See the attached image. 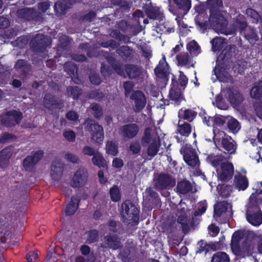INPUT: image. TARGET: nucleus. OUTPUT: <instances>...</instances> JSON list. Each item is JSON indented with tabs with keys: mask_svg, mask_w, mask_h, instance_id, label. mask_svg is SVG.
<instances>
[{
	"mask_svg": "<svg viewBox=\"0 0 262 262\" xmlns=\"http://www.w3.org/2000/svg\"><path fill=\"white\" fill-rule=\"evenodd\" d=\"M225 15V13L221 12L212 13L210 15L209 20L211 25L218 33L231 35L234 34L238 29L240 30L241 32L245 29L244 34L250 43H254L258 40V37L254 30L251 27H247V24L243 15H238L229 27H227V21Z\"/></svg>",
	"mask_w": 262,
	"mask_h": 262,
	"instance_id": "1",
	"label": "nucleus"
},
{
	"mask_svg": "<svg viewBox=\"0 0 262 262\" xmlns=\"http://www.w3.org/2000/svg\"><path fill=\"white\" fill-rule=\"evenodd\" d=\"M208 160L212 165L216 168L219 179L221 181H226L230 179L233 174V166L229 162H226L227 157L223 156L215 157L212 159L208 157Z\"/></svg>",
	"mask_w": 262,
	"mask_h": 262,
	"instance_id": "2",
	"label": "nucleus"
},
{
	"mask_svg": "<svg viewBox=\"0 0 262 262\" xmlns=\"http://www.w3.org/2000/svg\"><path fill=\"white\" fill-rule=\"evenodd\" d=\"M142 143L143 144H148L147 154L150 158L157 155L161 146L159 136L155 130L149 128L145 129L144 136L142 138Z\"/></svg>",
	"mask_w": 262,
	"mask_h": 262,
	"instance_id": "3",
	"label": "nucleus"
},
{
	"mask_svg": "<svg viewBox=\"0 0 262 262\" xmlns=\"http://www.w3.org/2000/svg\"><path fill=\"white\" fill-rule=\"evenodd\" d=\"M85 128L90 132L92 142L97 145H101L104 140L103 127L92 119H86L84 123Z\"/></svg>",
	"mask_w": 262,
	"mask_h": 262,
	"instance_id": "4",
	"label": "nucleus"
},
{
	"mask_svg": "<svg viewBox=\"0 0 262 262\" xmlns=\"http://www.w3.org/2000/svg\"><path fill=\"white\" fill-rule=\"evenodd\" d=\"M253 196L251 195L250 202L247 208V219L254 226H259L262 223V213L260 211L255 201L253 200Z\"/></svg>",
	"mask_w": 262,
	"mask_h": 262,
	"instance_id": "5",
	"label": "nucleus"
},
{
	"mask_svg": "<svg viewBox=\"0 0 262 262\" xmlns=\"http://www.w3.org/2000/svg\"><path fill=\"white\" fill-rule=\"evenodd\" d=\"M121 215L124 221L130 224L138 221L139 210L130 201H125L121 205Z\"/></svg>",
	"mask_w": 262,
	"mask_h": 262,
	"instance_id": "6",
	"label": "nucleus"
},
{
	"mask_svg": "<svg viewBox=\"0 0 262 262\" xmlns=\"http://www.w3.org/2000/svg\"><path fill=\"white\" fill-rule=\"evenodd\" d=\"M88 173L84 169H78L71 181V186L73 188H80L87 184Z\"/></svg>",
	"mask_w": 262,
	"mask_h": 262,
	"instance_id": "7",
	"label": "nucleus"
},
{
	"mask_svg": "<svg viewBox=\"0 0 262 262\" xmlns=\"http://www.w3.org/2000/svg\"><path fill=\"white\" fill-rule=\"evenodd\" d=\"M184 203H180L178 206V210H181V212L178 214L177 222L181 225V227L184 231H187L189 229V221L188 219V213L186 212L187 208H185Z\"/></svg>",
	"mask_w": 262,
	"mask_h": 262,
	"instance_id": "8",
	"label": "nucleus"
},
{
	"mask_svg": "<svg viewBox=\"0 0 262 262\" xmlns=\"http://www.w3.org/2000/svg\"><path fill=\"white\" fill-rule=\"evenodd\" d=\"M138 132L139 127L135 124L123 125L119 129V134L127 139L133 138L137 135Z\"/></svg>",
	"mask_w": 262,
	"mask_h": 262,
	"instance_id": "9",
	"label": "nucleus"
},
{
	"mask_svg": "<svg viewBox=\"0 0 262 262\" xmlns=\"http://www.w3.org/2000/svg\"><path fill=\"white\" fill-rule=\"evenodd\" d=\"M130 99L134 101V110L136 112H140L145 106L146 99L144 94L140 91L134 92L130 96Z\"/></svg>",
	"mask_w": 262,
	"mask_h": 262,
	"instance_id": "10",
	"label": "nucleus"
},
{
	"mask_svg": "<svg viewBox=\"0 0 262 262\" xmlns=\"http://www.w3.org/2000/svg\"><path fill=\"white\" fill-rule=\"evenodd\" d=\"M176 184L174 179L167 174H160L156 183V187L160 189L173 187Z\"/></svg>",
	"mask_w": 262,
	"mask_h": 262,
	"instance_id": "11",
	"label": "nucleus"
},
{
	"mask_svg": "<svg viewBox=\"0 0 262 262\" xmlns=\"http://www.w3.org/2000/svg\"><path fill=\"white\" fill-rule=\"evenodd\" d=\"M184 159L185 162L190 167L197 170L200 165L198 157L191 149L184 151Z\"/></svg>",
	"mask_w": 262,
	"mask_h": 262,
	"instance_id": "12",
	"label": "nucleus"
},
{
	"mask_svg": "<svg viewBox=\"0 0 262 262\" xmlns=\"http://www.w3.org/2000/svg\"><path fill=\"white\" fill-rule=\"evenodd\" d=\"M169 10L174 13L173 8L177 7L184 11H188L191 7L190 0H168Z\"/></svg>",
	"mask_w": 262,
	"mask_h": 262,
	"instance_id": "13",
	"label": "nucleus"
},
{
	"mask_svg": "<svg viewBox=\"0 0 262 262\" xmlns=\"http://www.w3.org/2000/svg\"><path fill=\"white\" fill-rule=\"evenodd\" d=\"M190 54V53L187 52H183L178 55L177 56V60L178 65L186 68L193 67L195 62Z\"/></svg>",
	"mask_w": 262,
	"mask_h": 262,
	"instance_id": "14",
	"label": "nucleus"
},
{
	"mask_svg": "<svg viewBox=\"0 0 262 262\" xmlns=\"http://www.w3.org/2000/svg\"><path fill=\"white\" fill-rule=\"evenodd\" d=\"M169 68L165 61V57L164 56L162 60L159 61L158 66L155 70L157 76L160 78H165L169 73Z\"/></svg>",
	"mask_w": 262,
	"mask_h": 262,
	"instance_id": "15",
	"label": "nucleus"
},
{
	"mask_svg": "<svg viewBox=\"0 0 262 262\" xmlns=\"http://www.w3.org/2000/svg\"><path fill=\"white\" fill-rule=\"evenodd\" d=\"M6 125L11 126L18 123L22 119V114L19 112L13 111L9 112L6 115Z\"/></svg>",
	"mask_w": 262,
	"mask_h": 262,
	"instance_id": "16",
	"label": "nucleus"
},
{
	"mask_svg": "<svg viewBox=\"0 0 262 262\" xmlns=\"http://www.w3.org/2000/svg\"><path fill=\"white\" fill-rule=\"evenodd\" d=\"M213 72L216 79L220 81L228 82L230 79V76L226 70L219 64L215 66Z\"/></svg>",
	"mask_w": 262,
	"mask_h": 262,
	"instance_id": "17",
	"label": "nucleus"
},
{
	"mask_svg": "<svg viewBox=\"0 0 262 262\" xmlns=\"http://www.w3.org/2000/svg\"><path fill=\"white\" fill-rule=\"evenodd\" d=\"M63 169V164L59 161H54L51 168V174L54 180L58 179L62 175Z\"/></svg>",
	"mask_w": 262,
	"mask_h": 262,
	"instance_id": "18",
	"label": "nucleus"
},
{
	"mask_svg": "<svg viewBox=\"0 0 262 262\" xmlns=\"http://www.w3.org/2000/svg\"><path fill=\"white\" fill-rule=\"evenodd\" d=\"M242 233L239 231L234 232L232 235L231 247L232 252L235 254H239L240 252L239 242L242 239Z\"/></svg>",
	"mask_w": 262,
	"mask_h": 262,
	"instance_id": "19",
	"label": "nucleus"
},
{
	"mask_svg": "<svg viewBox=\"0 0 262 262\" xmlns=\"http://www.w3.org/2000/svg\"><path fill=\"white\" fill-rule=\"evenodd\" d=\"M231 205L226 202H220L214 206V217H219L226 211L231 210Z\"/></svg>",
	"mask_w": 262,
	"mask_h": 262,
	"instance_id": "20",
	"label": "nucleus"
},
{
	"mask_svg": "<svg viewBox=\"0 0 262 262\" xmlns=\"http://www.w3.org/2000/svg\"><path fill=\"white\" fill-rule=\"evenodd\" d=\"M80 200L78 198L73 196L71 198L70 202L67 206L65 213L67 215L73 214L77 210Z\"/></svg>",
	"mask_w": 262,
	"mask_h": 262,
	"instance_id": "21",
	"label": "nucleus"
},
{
	"mask_svg": "<svg viewBox=\"0 0 262 262\" xmlns=\"http://www.w3.org/2000/svg\"><path fill=\"white\" fill-rule=\"evenodd\" d=\"M11 156V149L10 147L6 148L0 152V167H6L9 162Z\"/></svg>",
	"mask_w": 262,
	"mask_h": 262,
	"instance_id": "22",
	"label": "nucleus"
},
{
	"mask_svg": "<svg viewBox=\"0 0 262 262\" xmlns=\"http://www.w3.org/2000/svg\"><path fill=\"white\" fill-rule=\"evenodd\" d=\"M234 184L238 190H244L248 186V181L245 176L239 174L235 177Z\"/></svg>",
	"mask_w": 262,
	"mask_h": 262,
	"instance_id": "23",
	"label": "nucleus"
},
{
	"mask_svg": "<svg viewBox=\"0 0 262 262\" xmlns=\"http://www.w3.org/2000/svg\"><path fill=\"white\" fill-rule=\"evenodd\" d=\"M222 144L223 148L228 152L229 154L235 153L236 147L233 141L231 138H223Z\"/></svg>",
	"mask_w": 262,
	"mask_h": 262,
	"instance_id": "24",
	"label": "nucleus"
},
{
	"mask_svg": "<svg viewBox=\"0 0 262 262\" xmlns=\"http://www.w3.org/2000/svg\"><path fill=\"white\" fill-rule=\"evenodd\" d=\"M211 262H230V259L226 252H217L213 255Z\"/></svg>",
	"mask_w": 262,
	"mask_h": 262,
	"instance_id": "25",
	"label": "nucleus"
},
{
	"mask_svg": "<svg viewBox=\"0 0 262 262\" xmlns=\"http://www.w3.org/2000/svg\"><path fill=\"white\" fill-rule=\"evenodd\" d=\"M250 95L255 99L262 97V81L255 83L251 90Z\"/></svg>",
	"mask_w": 262,
	"mask_h": 262,
	"instance_id": "26",
	"label": "nucleus"
},
{
	"mask_svg": "<svg viewBox=\"0 0 262 262\" xmlns=\"http://www.w3.org/2000/svg\"><path fill=\"white\" fill-rule=\"evenodd\" d=\"M177 131L181 136L188 137L191 132V126L189 123H187L180 124L179 122Z\"/></svg>",
	"mask_w": 262,
	"mask_h": 262,
	"instance_id": "27",
	"label": "nucleus"
},
{
	"mask_svg": "<svg viewBox=\"0 0 262 262\" xmlns=\"http://www.w3.org/2000/svg\"><path fill=\"white\" fill-rule=\"evenodd\" d=\"M93 164L99 167H103L106 166V161L102 155L96 152V155L92 159Z\"/></svg>",
	"mask_w": 262,
	"mask_h": 262,
	"instance_id": "28",
	"label": "nucleus"
},
{
	"mask_svg": "<svg viewBox=\"0 0 262 262\" xmlns=\"http://www.w3.org/2000/svg\"><path fill=\"white\" fill-rule=\"evenodd\" d=\"M34 41L37 42L39 47L45 48L49 46L51 43V39L42 34H38L34 39Z\"/></svg>",
	"mask_w": 262,
	"mask_h": 262,
	"instance_id": "29",
	"label": "nucleus"
},
{
	"mask_svg": "<svg viewBox=\"0 0 262 262\" xmlns=\"http://www.w3.org/2000/svg\"><path fill=\"white\" fill-rule=\"evenodd\" d=\"M192 188L190 183L187 181H183L178 183L177 185V191L181 194H185L189 192Z\"/></svg>",
	"mask_w": 262,
	"mask_h": 262,
	"instance_id": "30",
	"label": "nucleus"
},
{
	"mask_svg": "<svg viewBox=\"0 0 262 262\" xmlns=\"http://www.w3.org/2000/svg\"><path fill=\"white\" fill-rule=\"evenodd\" d=\"M126 73L130 78H134L138 76L141 73V70L135 66L129 65L125 67Z\"/></svg>",
	"mask_w": 262,
	"mask_h": 262,
	"instance_id": "31",
	"label": "nucleus"
},
{
	"mask_svg": "<svg viewBox=\"0 0 262 262\" xmlns=\"http://www.w3.org/2000/svg\"><path fill=\"white\" fill-rule=\"evenodd\" d=\"M196 115V113L191 110L181 109L179 112V117L180 118H183L185 120L191 121Z\"/></svg>",
	"mask_w": 262,
	"mask_h": 262,
	"instance_id": "32",
	"label": "nucleus"
},
{
	"mask_svg": "<svg viewBox=\"0 0 262 262\" xmlns=\"http://www.w3.org/2000/svg\"><path fill=\"white\" fill-rule=\"evenodd\" d=\"M246 13L247 16L251 19V20L253 23L262 22V17L255 10L251 8H248L246 10Z\"/></svg>",
	"mask_w": 262,
	"mask_h": 262,
	"instance_id": "33",
	"label": "nucleus"
},
{
	"mask_svg": "<svg viewBox=\"0 0 262 262\" xmlns=\"http://www.w3.org/2000/svg\"><path fill=\"white\" fill-rule=\"evenodd\" d=\"M187 48L190 54L193 56H196L201 53L200 47L194 40L190 41L187 46Z\"/></svg>",
	"mask_w": 262,
	"mask_h": 262,
	"instance_id": "34",
	"label": "nucleus"
},
{
	"mask_svg": "<svg viewBox=\"0 0 262 262\" xmlns=\"http://www.w3.org/2000/svg\"><path fill=\"white\" fill-rule=\"evenodd\" d=\"M213 51L221 50L224 46L225 40L220 37H216L211 41Z\"/></svg>",
	"mask_w": 262,
	"mask_h": 262,
	"instance_id": "35",
	"label": "nucleus"
},
{
	"mask_svg": "<svg viewBox=\"0 0 262 262\" xmlns=\"http://www.w3.org/2000/svg\"><path fill=\"white\" fill-rule=\"evenodd\" d=\"M106 152L113 156H116L118 153V147L112 141H108L105 146Z\"/></svg>",
	"mask_w": 262,
	"mask_h": 262,
	"instance_id": "36",
	"label": "nucleus"
},
{
	"mask_svg": "<svg viewBox=\"0 0 262 262\" xmlns=\"http://www.w3.org/2000/svg\"><path fill=\"white\" fill-rule=\"evenodd\" d=\"M227 125L228 128L234 133H236L241 127L238 121L232 117L228 119Z\"/></svg>",
	"mask_w": 262,
	"mask_h": 262,
	"instance_id": "37",
	"label": "nucleus"
},
{
	"mask_svg": "<svg viewBox=\"0 0 262 262\" xmlns=\"http://www.w3.org/2000/svg\"><path fill=\"white\" fill-rule=\"evenodd\" d=\"M105 239L108 246L113 249H117L120 246L119 241L116 236H107Z\"/></svg>",
	"mask_w": 262,
	"mask_h": 262,
	"instance_id": "38",
	"label": "nucleus"
},
{
	"mask_svg": "<svg viewBox=\"0 0 262 262\" xmlns=\"http://www.w3.org/2000/svg\"><path fill=\"white\" fill-rule=\"evenodd\" d=\"M110 195L113 202H118L120 200L121 194L118 187L113 186L110 190Z\"/></svg>",
	"mask_w": 262,
	"mask_h": 262,
	"instance_id": "39",
	"label": "nucleus"
},
{
	"mask_svg": "<svg viewBox=\"0 0 262 262\" xmlns=\"http://www.w3.org/2000/svg\"><path fill=\"white\" fill-rule=\"evenodd\" d=\"M169 96L171 100H174L176 102H180L182 99L180 91L177 89H171L170 91Z\"/></svg>",
	"mask_w": 262,
	"mask_h": 262,
	"instance_id": "40",
	"label": "nucleus"
},
{
	"mask_svg": "<svg viewBox=\"0 0 262 262\" xmlns=\"http://www.w3.org/2000/svg\"><path fill=\"white\" fill-rule=\"evenodd\" d=\"M148 16L152 19L162 20L164 17L163 13L158 8H152L148 13Z\"/></svg>",
	"mask_w": 262,
	"mask_h": 262,
	"instance_id": "41",
	"label": "nucleus"
},
{
	"mask_svg": "<svg viewBox=\"0 0 262 262\" xmlns=\"http://www.w3.org/2000/svg\"><path fill=\"white\" fill-rule=\"evenodd\" d=\"M158 28L163 33H171L174 31L173 26L169 21L164 22L162 24L159 25L157 29Z\"/></svg>",
	"mask_w": 262,
	"mask_h": 262,
	"instance_id": "42",
	"label": "nucleus"
},
{
	"mask_svg": "<svg viewBox=\"0 0 262 262\" xmlns=\"http://www.w3.org/2000/svg\"><path fill=\"white\" fill-rule=\"evenodd\" d=\"M23 165L26 170H31L35 164L32 160V158L30 156H28L24 160Z\"/></svg>",
	"mask_w": 262,
	"mask_h": 262,
	"instance_id": "43",
	"label": "nucleus"
},
{
	"mask_svg": "<svg viewBox=\"0 0 262 262\" xmlns=\"http://www.w3.org/2000/svg\"><path fill=\"white\" fill-rule=\"evenodd\" d=\"M63 136L69 142H73L75 140V133L71 130H67L63 132Z\"/></svg>",
	"mask_w": 262,
	"mask_h": 262,
	"instance_id": "44",
	"label": "nucleus"
},
{
	"mask_svg": "<svg viewBox=\"0 0 262 262\" xmlns=\"http://www.w3.org/2000/svg\"><path fill=\"white\" fill-rule=\"evenodd\" d=\"M129 150L133 154H138L141 150V145L139 142L133 141L130 143Z\"/></svg>",
	"mask_w": 262,
	"mask_h": 262,
	"instance_id": "45",
	"label": "nucleus"
},
{
	"mask_svg": "<svg viewBox=\"0 0 262 262\" xmlns=\"http://www.w3.org/2000/svg\"><path fill=\"white\" fill-rule=\"evenodd\" d=\"M230 100L231 103L236 106L243 101V97L240 93H236L234 97L230 98Z\"/></svg>",
	"mask_w": 262,
	"mask_h": 262,
	"instance_id": "46",
	"label": "nucleus"
},
{
	"mask_svg": "<svg viewBox=\"0 0 262 262\" xmlns=\"http://www.w3.org/2000/svg\"><path fill=\"white\" fill-rule=\"evenodd\" d=\"M96 152L98 151L90 146H85L82 149L83 154L89 156H94Z\"/></svg>",
	"mask_w": 262,
	"mask_h": 262,
	"instance_id": "47",
	"label": "nucleus"
},
{
	"mask_svg": "<svg viewBox=\"0 0 262 262\" xmlns=\"http://www.w3.org/2000/svg\"><path fill=\"white\" fill-rule=\"evenodd\" d=\"M207 207V204L205 202H201L199 204V207L198 211L194 212V216H198L201 215L206 211Z\"/></svg>",
	"mask_w": 262,
	"mask_h": 262,
	"instance_id": "48",
	"label": "nucleus"
},
{
	"mask_svg": "<svg viewBox=\"0 0 262 262\" xmlns=\"http://www.w3.org/2000/svg\"><path fill=\"white\" fill-rule=\"evenodd\" d=\"M64 158L67 161L72 162L73 163H78L79 162V159L78 157L72 153H66L64 155Z\"/></svg>",
	"mask_w": 262,
	"mask_h": 262,
	"instance_id": "49",
	"label": "nucleus"
},
{
	"mask_svg": "<svg viewBox=\"0 0 262 262\" xmlns=\"http://www.w3.org/2000/svg\"><path fill=\"white\" fill-rule=\"evenodd\" d=\"M91 108L94 111L95 117L97 118L101 115L102 109L99 105L93 103L91 105Z\"/></svg>",
	"mask_w": 262,
	"mask_h": 262,
	"instance_id": "50",
	"label": "nucleus"
},
{
	"mask_svg": "<svg viewBox=\"0 0 262 262\" xmlns=\"http://www.w3.org/2000/svg\"><path fill=\"white\" fill-rule=\"evenodd\" d=\"M43 153L41 151H35L32 155L29 156L32 158V160L36 165L42 157Z\"/></svg>",
	"mask_w": 262,
	"mask_h": 262,
	"instance_id": "51",
	"label": "nucleus"
},
{
	"mask_svg": "<svg viewBox=\"0 0 262 262\" xmlns=\"http://www.w3.org/2000/svg\"><path fill=\"white\" fill-rule=\"evenodd\" d=\"M98 237V233L96 230L91 231L88 233L87 241L89 243H92L95 241Z\"/></svg>",
	"mask_w": 262,
	"mask_h": 262,
	"instance_id": "52",
	"label": "nucleus"
},
{
	"mask_svg": "<svg viewBox=\"0 0 262 262\" xmlns=\"http://www.w3.org/2000/svg\"><path fill=\"white\" fill-rule=\"evenodd\" d=\"M18 15L21 18H28L29 14H31V11L28 8H24L18 11Z\"/></svg>",
	"mask_w": 262,
	"mask_h": 262,
	"instance_id": "53",
	"label": "nucleus"
},
{
	"mask_svg": "<svg viewBox=\"0 0 262 262\" xmlns=\"http://www.w3.org/2000/svg\"><path fill=\"white\" fill-rule=\"evenodd\" d=\"M69 92L73 96L74 98H77L80 95V91L77 86L74 88L70 87L68 89Z\"/></svg>",
	"mask_w": 262,
	"mask_h": 262,
	"instance_id": "54",
	"label": "nucleus"
},
{
	"mask_svg": "<svg viewBox=\"0 0 262 262\" xmlns=\"http://www.w3.org/2000/svg\"><path fill=\"white\" fill-rule=\"evenodd\" d=\"M38 257L37 252L34 251L27 254V259L28 262H33L38 258Z\"/></svg>",
	"mask_w": 262,
	"mask_h": 262,
	"instance_id": "55",
	"label": "nucleus"
},
{
	"mask_svg": "<svg viewBox=\"0 0 262 262\" xmlns=\"http://www.w3.org/2000/svg\"><path fill=\"white\" fill-rule=\"evenodd\" d=\"M208 229L210 232V234L212 236H216L219 232V229L217 227L215 226L214 225H211L208 227Z\"/></svg>",
	"mask_w": 262,
	"mask_h": 262,
	"instance_id": "56",
	"label": "nucleus"
},
{
	"mask_svg": "<svg viewBox=\"0 0 262 262\" xmlns=\"http://www.w3.org/2000/svg\"><path fill=\"white\" fill-rule=\"evenodd\" d=\"M90 80L91 83L94 84H99L100 83V79L95 73H93L90 75Z\"/></svg>",
	"mask_w": 262,
	"mask_h": 262,
	"instance_id": "57",
	"label": "nucleus"
},
{
	"mask_svg": "<svg viewBox=\"0 0 262 262\" xmlns=\"http://www.w3.org/2000/svg\"><path fill=\"white\" fill-rule=\"evenodd\" d=\"M67 118L71 121H76L78 120V117L76 113L70 111L67 113Z\"/></svg>",
	"mask_w": 262,
	"mask_h": 262,
	"instance_id": "58",
	"label": "nucleus"
},
{
	"mask_svg": "<svg viewBox=\"0 0 262 262\" xmlns=\"http://www.w3.org/2000/svg\"><path fill=\"white\" fill-rule=\"evenodd\" d=\"M123 86L125 91V95L127 96L132 90L133 84L130 82H126L124 83Z\"/></svg>",
	"mask_w": 262,
	"mask_h": 262,
	"instance_id": "59",
	"label": "nucleus"
},
{
	"mask_svg": "<svg viewBox=\"0 0 262 262\" xmlns=\"http://www.w3.org/2000/svg\"><path fill=\"white\" fill-rule=\"evenodd\" d=\"M123 161L121 159L118 158H115L112 162L113 166L116 168H120L123 166Z\"/></svg>",
	"mask_w": 262,
	"mask_h": 262,
	"instance_id": "60",
	"label": "nucleus"
},
{
	"mask_svg": "<svg viewBox=\"0 0 262 262\" xmlns=\"http://www.w3.org/2000/svg\"><path fill=\"white\" fill-rule=\"evenodd\" d=\"M225 121V117L222 116H217L214 118V122L219 125H223Z\"/></svg>",
	"mask_w": 262,
	"mask_h": 262,
	"instance_id": "61",
	"label": "nucleus"
},
{
	"mask_svg": "<svg viewBox=\"0 0 262 262\" xmlns=\"http://www.w3.org/2000/svg\"><path fill=\"white\" fill-rule=\"evenodd\" d=\"M179 81L180 84L183 86H185L187 83L188 79L182 72H180Z\"/></svg>",
	"mask_w": 262,
	"mask_h": 262,
	"instance_id": "62",
	"label": "nucleus"
},
{
	"mask_svg": "<svg viewBox=\"0 0 262 262\" xmlns=\"http://www.w3.org/2000/svg\"><path fill=\"white\" fill-rule=\"evenodd\" d=\"M9 25V21L6 18L0 17V28H6Z\"/></svg>",
	"mask_w": 262,
	"mask_h": 262,
	"instance_id": "63",
	"label": "nucleus"
},
{
	"mask_svg": "<svg viewBox=\"0 0 262 262\" xmlns=\"http://www.w3.org/2000/svg\"><path fill=\"white\" fill-rule=\"evenodd\" d=\"M49 4L48 2L41 3L38 5V9L42 12H45L49 8Z\"/></svg>",
	"mask_w": 262,
	"mask_h": 262,
	"instance_id": "64",
	"label": "nucleus"
}]
</instances>
